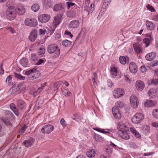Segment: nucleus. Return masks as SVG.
<instances>
[{
    "instance_id": "nucleus-41",
    "label": "nucleus",
    "mask_w": 158,
    "mask_h": 158,
    "mask_svg": "<svg viewBox=\"0 0 158 158\" xmlns=\"http://www.w3.org/2000/svg\"><path fill=\"white\" fill-rule=\"evenodd\" d=\"M111 73L115 77L117 75V69L116 67H113L111 68Z\"/></svg>"
},
{
    "instance_id": "nucleus-56",
    "label": "nucleus",
    "mask_w": 158,
    "mask_h": 158,
    "mask_svg": "<svg viewBox=\"0 0 158 158\" xmlns=\"http://www.w3.org/2000/svg\"><path fill=\"white\" fill-rule=\"evenodd\" d=\"M60 123L64 127H65L66 125V122L63 118H62L61 120Z\"/></svg>"
},
{
    "instance_id": "nucleus-16",
    "label": "nucleus",
    "mask_w": 158,
    "mask_h": 158,
    "mask_svg": "<svg viewBox=\"0 0 158 158\" xmlns=\"http://www.w3.org/2000/svg\"><path fill=\"white\" fill-rule=\"evenodd\" d=\"M80 24V22L77 20H73L71 21L69 24V27L70 28L76 29L77 28Z\"/></svg>"
},
{
    "instance_id": "nucleus-58",
    "label": "nucleus",
    "mask_w": 158,
    "mask_h": 158,
    "mask_svg": "<svg viewBox=\"0 0 158 158\" xmlns=\"http://www.w3.org/2000/svg\"><path fill=\"white\" fill-rule=\"evenodd\" d=\"M31 93L34 96H36L38 94V92L35 90H31Z\"/></svg>"
},
{
    "instance_id": "nucleus-30",
    "label": "nucleus",
    "mask_w": 158,
    "mask_h": 158,
    "mask_svg": "<svg viewBox=\"0 0 158 158\" xmlns=\"http://www.w3.org/2000/svg\"><path fill=\"white\" fill-rule=\"evenodd\" d=\"M20 63L24 67H26L29 64L27 59L25 58H23L20 60Z\"/></svg>"
},
{
    "instance_id": "nucleus-63",
    "label": "nucleus",
    "mask_w": 158,
    "mask_h": 158,
    "mask_svg": "<svg viewBox=\"0 0 158 158\" xmlns=\"http://www.w3.org/2000/svg\"><path fill=\"white\" fill-rule=\"evenodd\" d=\"M65 34L67 35H69L70 37L71 38H72L73 37V35L71 34V32L69 31H67L66 30L65 31Z\"/></svg>"
},
{
    "instance_id": "nucleus-48",
    "label": "nucleus",
    "mask_w": 158,
    "mask_h": 158,
    "mask_svg": "<svg viewBox=\"0 0 158 158\" xmlns=\"http://www.w3.org/2000/svg\"><path fill=\"white\" fill-rule=\"evenodd\" d=\"M38 59L37 56L35 54H32L31 55L30 59L32 61H35Z\"/></svg>"
},
{
    "instance_id": "nucleus-11",
    "label": "nucleus",
    "mask_w": 158,
    "mask_h": 158,
    "mask_svg": "<svg viewBox=\"0 0 158 158\" xmlns=\"http://www.w3.org/2000/svg\"><path fill=\"white\" fill-rule=\"evenodd\" d=\"M129 69L130 72L133 73H136L138 70V68L135 63L133 62H131L130 63Z\"/></svg>"
},
{
    "instance_id": "nucleus-24",
    "label": "nucleus",
    "mask_w": 158,
    "mask_h": 158,
    "mask_svg": "<svg viewBox=\"0 0 158 158\" xmlns=\"http://www.w3.org/2000/svg\"><path fill=\"white\" fill-rule=\"evenodd\" d=\"M77 10L71 9L67 13L68 17L73 18L74 17L76 14Z\"/></svg>"
},
{
    "instance_id": "nucleus-36",
    "label": "nucleus",
    "mask_w": 158,
    "mask_h": 158,
    "mask_svg": "<svg viewBox=\"0 0 158 158\" xmlns=\"http://www.w3.org/2000/svg\"><path fill=\"white\" fill-rule=\"evenodd\" d=\"M43 4L44 6L46 7L47 8L50 7L51 5V0H44Z\"/></svg>"
},
{
    "instance_id": "nucleus-5",
    "label": "nucleus",
    "mask_w": 158,
    "mask_h": 158,
    "mask_svg": "<svg viewBox=\"0 0 158 158\" xmlns=\"http://www.w3.org/2000/svg\"><path fill=\"white\" fill-rule=\"evenodd\" d=\"M37 20L33 18H27L25 21L26 25L30 27H35L37 25Z\"/></svg>"
},
{
    "instance_id": "nucleus-27",
    "label": "nucleus",
    "mask_w": 158,
    "mask_h": 158,
    "mask_svg": "<svg viewBox=\"0 0 158 158\" xmlns=\"http://www.w3.org/2000/svg\"><path fill=\"white\" fill-rule=\"evenodd\" d=\"M149 38H145L143 39V42L146 44L145 46L147 47L149 45L150 43L151 42L152 40H153V38L151 37V35H149Z\"/></svg>"
},
{
    "instance_id": "nucleus-3",
    "label": "nucleus",
    "mask_w": 158,
    "mask_h": 158,
    "mask_svg": "<svg viewBox=\"0 0 158 158\" xmlns=\"http://www.w3.org/2000/svg\"><path fill=\"white\" fill-rule=\"evenodd\" d=\"M144 118V116L142 114L137 113L133 116L131 118V121L133 123L138 124L141 123Z\"/></svg>"
},
{
    "instance_id": "nucleus-54",
    "label": "nucleus",
    "mask_w": 158,
    "mask_h": 158,
    "mask_svg": "<svg viewBox=\"0 0 158 158\" xmlns=\"http://www.w3.org/2000/svg\"><path fill=\"white\" fill-rule=\"evenodd\" d=\"M89 0H85L84 7L85 9H87L89 6Z\"/></svg>"
},
{
    "instance_id": "nucleus-43",
    "label": "nucleus",
    "mask_w": 158,
    "mask_h": 158,
    "mask_svg": "<svg viewBox=\"0 0 158 158\" xmlns=\"http://www.w3.org/2000/svg\"><path fill=\"white\" fill-rule=\"evenodd\" d=\"M116 105L118 107L122 108L124 106L123 103L120 101H118L115 103Z\"/></svg>"
},
{
    "instance_id": "nucleus-49",
    "label": "nucleus",
    "mask_w": 158,
    "mask_h": 158,
    "mask_svg": "<svg viewBox=\"0 0 158 158\" xmlns=\"http://www.w3.org/2000/svg\"><path fill=\"white\" fill-rule=\"evenodd\" d=\"M146 6L147 9L149 11H151V12H153L155 11V9L154 8L149 4H148Z\"/></svg>"
},
{
    "instance_id": "nucleus-1",
    "label": "nucleus",
    "mask_w": 158,
    "mask_h": 158,
    "mask_svg": "<svg viewBox=\"0 0 158 158\" xmlns=\"http://www.w3.org/2000/svg\"><path fill=\"white\" fill-rule=\"evenodd\" d=\"M47 51L50 54H53L54 57H57L60 55V50L59 47L56 44L49 45L47 48Z\"/></svg>"
},
{
    "instance_id": "nucleus-13",
    "label": "nucleus",
    "mask_w": 158,
    "mask_h": 158,
    "mask_svg": "<svg viewBox=\"0 0 158 158\" xmlns=\"http://www.w3.org/2000/svg\"><path fill=\"white\" fill-rule=\"evenodd\" d=\"M35 139L33 138H31L30 139L24 141L23 143V145L26 147H31L33 146Z\"/></svg>"
},
{
    "instance_id": "nucleus-15",
    "label": "nucleus",
    "mask_w": 158,
    "mask_h": 158,
    "mask_svg": "<svg viewBox=\"0 0 158 158\" xmlns=\"http://www.w3.org/2000/svg\"><path fill=\"white\" fill-rule=\"evenodd\" d=\"M133 48L135 52L137 54H139L142 52V47L138 43H135L133 44Z\"/></svg>"
},
{
    "instance_id": "nucleus-57",
    "label": "nucleus",
    "mask_w": 158,
    "mask_h": 158,
    "mask_svg": "<svg viewBox=\"0 0 158 158\" xmlns=\"http://www.w3.org/2000/svg\"><path fill=\"white\" fill-rule=\"evenodd\" d=\"M151 66H155L158 65V60H156L153 61L151 63Z\"/></svg>"
},
{
    "instance_id": "nucleus-34",
    "label": "nucleus",
    "mask_w": 158,
    "mask_h": 158,
    "mask_svg": "<svg viewBox=\"0 0 158 158\" xmlns=\"http://www.w3.org/2000/svg\"><path fill=\"white\" fill-rule=\"evenodd\" d=\"M1 120H2V122H3L6 125H11V123L9 121L8 119L7 118L4 117H2L1 118Z\"/></svg>"
},
{
    "instance_id": "nucleus-55",
    "label": "nucleus",
    "mask_w": 158,
    "mask_h": 158,
    "mask_svg": "<svg viewBox=\"0 0 158 158\" xmlns=\"http://www.w3.org/2000/svg\"><path fill=\"white\" fill-rule=\"evenodd\" d=\"M25 130V127H23L19 132V134L22 135Z\"/></svg>"
},
{
    "instance_id": "nucleus-12",
    "label": "nucleus",
    "mask_w": 158,
    "mask_h": 158,
    "mask_svg": "<svg viewBox=\"0 0 158 158\" xmlns=\"http://www.w3.org/2000/svg\"><path fill=\"white\" fill-rule=\"evenodd\" d=\"M37 36V31L36 30H32L29 36V40L32 42H34Z\"/></svg>"
},
{
    "instance_id": "nucleus-35",
    "label": "nucleus",
    "mask_w": 158,
    "mask_h": 158,
    "mask_svg": "<svg viewBox=\"0 0 158 158\" xmlns=\"http://www.w3.org/2000/svg\"><path fill=\"white\" fill-rule=\"evenodd\" d=\"M14 75L15 78L17 79H19L20 80H24L25 77L20 74L14 72Z\"/></svg>"
},
{
    "instance_id": "nucleus-17",
    "label": "nucleus",
    "mask_w": 158,
    "mask_h": 158,
    "mask_svg": "<svg viewBox=\"0 0 158 158\" xmlns=\"http://www.w3.org/2000/svg\"><path fill=\"white\" fill-rule=\"evenodd\" d=\"M17 105L18 107L21 110L25 109L26 106L25 102L22 99H19L18 100Z\"/></svg>"
},
{
    "instance_id": "nucleus-47",
    "label": "nucleus",
    "mask_w": 158,
    "mask_h": 158,
    "mask_svg": "<svg viewBox=\"0 0 158 158\" xmlns=\"http://www.w3.org/2000/svg\"><path fill=\"white\" fill-rule=\"evenodd\" d=\"M44 61H45V60H44V59H40L36 63L35 65H38L42 64H44Z\"/></svg>"
},
{
    "instance_id": "nucleus-21",
    "label": "nucleus",
    "mask_w": 158,
    "mask_h": 158,
    "mask_svg": "<svg viewBox=\"0 0 158 158\" xmlns=\"http://www.w3.org/2000/svg\"><path fill=\"white\" fill-rule=\"evenodd\" d=\"M10 106L11 109L13 111L15 114L16 116H19V112L18 109L15 106V105L14 103H11L10 104Z\"/></svg>"
},
{
    "instance_id": "nucleus-9",
    "label": "nucleus",
    "mask_w": 158,
    "mask_h": 158,
    "mask_svg": "<svg viewBox=\"0 0 158 158\" xmlns=\"http://www.w3.org/2000/svg\"><path fill=\"white\" fill-rule=\"evenodd\" d=\"M62 17L61 15H59L54 17L52 24L53 27H55V28H56L57 26L60 23Z\"/></svg>"
},
{
    "instance_id": "nucleus-7",
    "label": "nucleus",
    "mask_w": 158,
    "mask_h": 158,
    "mask_svg": "<svg viewBox=\"0 0 158 158\" xmlns=\"http://www.w3.org/2000/svg\"><path fill=\"white\" fill-rule=\"evenodd\" d=\"M113 96L115 98H118L124 94L123 89L122 88L117 89L113 91Z\"/></svg>"
},
{
    "instance_id": "nucleus-50",
    "label": "nucleus",
    "mask_w": 158,
    "mask_h": 158,
    "mask_svg": "<svg viewBox=\"0 0 158 158\" xmlns=\"http://www.w3.org/2000/svg\"><path fill=\"white\" fill-rule=\"evenodd\" d=\"M158 84V79H155L152 80L150 83H149L150 85H156Z\"/></svg>"
},
{
    "instance_id": "nucleus-28",
    "label": "nucleus",
    "mask_w": 158,
    "mask_h": 158,
    "mask_svg": "<svg viewBox=\"0 0 158 158\" xmlns=\"http://www.w3.org/2000/svg\"><path fill=\"white\" fill-rule=\"evenodd\" d=\"M118 128L119 131H121L128 130V128L127 126L122 123H119L118 124Z\"/></svg>"
},
{
    "instance_id": "nucleus-4",
    "label": "nucleus",
    "mask_w": 158,
    "mask_h": 158,
    "mask_svg": "<svg viewBox=\"0 0 158 158\" xmlns=\"http://www.w3.org/2000/svg\"><path fill=\"white\" fill-rule=\"evenodd\" d=\"M130 104L134 108H136L139 104V101L137 97L135 95H132L130 98Z\"/></svg>"
},
{
    "instance_id": "nucleus-18",
    "label": "nucleus",
    "mask_w": 158,
    "mask_h": 158,
    "mask_svg": "<svg viewBox=\"0 0 158 158\" xmlns=\"http://www.w3.org/2000/svg\"><path fill=\"white\" fill-rule=\"evenodd\" d=\"M127 131H121L119 132L120 136L122 139H128L129 138V136L127 133Z\"/></svg>"
},
{
    "instance_id": "nucleus-19",
    "label": "nucleus",
    "mask_w": 158,
    "mask_h": 158,
    "mask_svg": "<svg viewBox=\"0 0 158 158\" xmlns=\"http://www.w3.org/2000/svg\"><path fill=\"white\" fill-rule=\"evenodd\" d=\"M156 56L155 52H152L147 54L145 56V58L147 60L151 61L155 59Z\"/></svg>"
},
{
    "instance_id": "nucleus-40",
    "label": "nucleus",
    "mask_w": 158,
    "mask_h": 158,
    "mask_svg": "<svg viewBox=\"0 0 158 158\" xmlns=\"http://www.w3.org/2000/svg\"><path fill=\"white\" fill-rule=\"evenodd\" d=\"M40 51L38 52V54L40 56H42L45 52V49L44 47H42L39 48Z\"/></svg>"
},
{
    "instance_id": "nucleus-2",
    "label": "nucleus",
    "mask_w": 158,
    "mask_h": 158,
    "mask_svg": "<svg viewBox=\"0 0 158 158\" xmlns=\"http://www.w3.org/2000/svg\"><path fill=\"white\" fill-rule=\"evenodd\" d=\"M6 18L9 20L14 19L16 16V9L13 6L9 7L6 12Z\"/></svg>"
},
{
    "instance_id": "nucleus-37",
    "label": "nucleus",
    "mask_w": 158,
    "mask_h": 158,
    "mask_svg": "<svg viewBox=\"0 0 158 158\" xmlns=\"http://www.w3.org/2000/svg\"><path fill=\"white\" fill-rule=\"evenodd\" d=\"M31 10L34 12H36L40 9V6L38 4H34L31 6Z\"/></svg>"
},
{
    "instance_id": "nucleus-61",
    "label": "nucleus",
    "mask_w": 158,
    "mask_h": 158,
    "mask_svg": "<svg viewBox=\"0 0 158 158\" xmlns=\"http://www.w3.org/2000/svg\"><path fill=\"white\" fill-rule=\"evenodd\" d=\"M140 70L143 73L144 72H145L146 71V69L145 66H142L140 68Z\"/></svg>"
},
{
    "instance_id": "nucleus-60",
    "label": "nucleus",
    "mask_w": 158,
    "mask_h": 158,
    "mask_svg": "<svg viewBox=\"0 0 158 158\" xmlns=\"http://www.w3.org/2000/svg\"><path fill=\"white\" fill-rule=\"evenodd\" d=\"M55 28V27H53V28H52L51 27L50 28V29L49 30V33L50 34V35H52L54 32Z\"/></svg>"
},
{
    "instance_id": "nucleus-25",
    "label": "nucleus",
    "mask_w": 158,
    "mask_h": 158,
    "mask_svg": "<svg viewBox=\"0 0 158 158\" xmlns=\"http://www.w3.org/2000/svg\"><path fill=\"white\" fill-rule=\"evenodd\" d=\"M150 129V127L147 125H143L142 127V131L146 135H148L149 133Z\"/></svg>"
},
{
    "instance_id": "nucleus-64",
    "label": "nucleus",
    "mask_w": 158,
    "mask_h": 158,
    "mask_svg": "<svg viewBox=\"0 0 158 158\" xmlns=\"http://www.w3.org/2000/svg\"><path fill=\"white\" fill-rule=\"evenodd\" d=\"M152 20L155 21H158V15L154 16Z\"/></svg>"
},
{
    "instance_id": "nucleus-22",
    "label": "nucleus",
    "mask_w": 158,
    "mask_h": 158,
    "mask_svg": "<svg viewBox=\"0 0 158 158\" xmlns=\"http://www.w3.org/2000/svg\"><path fill=\"white\" fill-rule=\"evenodd\" d=\"M156 104L155 101L150 100H147L144 103L145 106L147 107L153 106Z\"/></svg>"
},
{
    "instance_id": "nucleus-39",
    "label": "nucleus",
    "mask_w": 158,
    "mask_h": 158,
    "mask_svg": "<svg viewBox=\"0 0 158 158\" xmlns=\"http://www.w3.org/2000/svg\"><path fill=\"white\" fill-rule=\"evenodd\" d=\"M36 70V69L35 68H33L28 71H26L25 72V74L27 75L28 76L31 75L33 73H34Z\"/></svg>"
},
{
    "instance_id": "nucleus-52",
    "label": "nucleus",
    "mask_w": 158,
    "mask_h": 158,
    "mask_svg": "<svg viewBox=\"0 0 158 158\" xmlns=\"http://www.w3.org/2000/svg\"><path fill=\"white\" fill-rule=\"evenodd\" d=\"M106 152L108 154H110L112 152V149L111 148V145L108 146L106 148Z\"/></svg>"
},
{
    "instance_id": "nucleus-10",
    "label": "nucleus",
    "mask_w": 158,
    "mask_h": 158,
    "mask_svg": "<svg viewBox=\"0 0 158 158\" xmlns=\"http://www.w3.org/2000/svg\"><path fill=\"white\" fill-rule=\"evenodd\" d=\"M112 112L114 117L118 119H119L121 118V114L119 109L117 106L114 107L112 109Z\"/></svg>"
},
{
    "instance_id": "nucleus-6",
    "label": "nucleus",
    "mask_w": 158,
    "mask_h": 158,
    "mask_svg": "<svg viewBox=\"0 0 158 158\" xmlns=\"http://www.w3.org/2000/svg\"><path fill=\"white\" fill-rule=\"evenodd\" d=\"M54 129V126L52 125L47 124L44 126L41 129L43 133L49 134Z\"/></svg>"
},
{
    "instance_id": "nucleus-32",
    "label": "nucleus",
    "mask_w": 158,
    "mask_h": 158,
    "mask_svg": "<svg viewBox=\"0 0 158 158\" xmlns=\"http://www.w3.org/2000/svg\"><path fill=\"white\" fill-rule=\"evenodd\" d=\"M63 7L62 5L60 4H58L56 5L54 7L53 10L55 11H56L60 10L63 9Z\"/></svg>"
},
{
    "instance_id": "nucleus-46",
    "label": "nucleus",
    "mask_w": 158,
    "mask_h": 158,
    "mask_svg": "<svg viewBox=\"0 0 158 158\" xmlns=\"http://www.w3.org/2000/svg\"><path fill=\"white\" fill-rule=\"evenodd\" d=\"M153 117L156 118H158V109H154L152 112Z\"/></svg>"
},
{
    "instance_id": "nucleus-38",
    "label": "nucleus",
    "mask_w": 158,
    "mask_h": 158,
    "mask_svg": "<svg viewBox=\"0 0 158 158\" xmlns=\"http://www.w3.org/2000/svg\"><path fill=\"white\" fill-rule=\"evenodd\" d=\"M71 43V41L66 40L62 41V44L65 47H69L70 46Z\"/></svg>"
},
{
    "instance_id": "nucleus-59",
    "label": "nucleus",
    "mask_w": 158,
    "mask_h": 158,
    "mask_svg": "<svg viewBox=\"0 0 158 158\" xmlns=\"http://www.w3.org/2000/svg\"><path fill=\"white\" fill-rule=\"evenodd\" d=\"M107 85L109 87L111 88L113 85L110 79L107 80Z\"/></svg>"
},
{
    "instance_id": "nucleus-8",
    "label": "nucleus",
    "mask_w": 158,
    "mask_h": 158,
    "mask_svg": "<svg viewBox=\"0 0 158 158\" xmlns=\"http://www.w3.org/2000/svg\"><path fill=\"white\" fill-rule=\"evenodd\" d=\"M50 15L48 14H45L40 15L38 18L39 21L41 23H46L48 22L50 19Z\"/></svg>"
},
{
    "instance_id": "nucleus-62",
    "label": "nucleus",
    "mask_w": 158,
    "mask_h": 158,
    "mask_svg": "<svg viewBox=\"0 0 158 158\" xmlns=\"http://www.w3.org/2000/svg\"><path fill=\"white\" fill-rule=\"evenodd\" d=\"M152 127H158V122H154L152 123Z\"/></svg>"
},
{
    "instance_id": "nucleus-14",
    "label": "nucleus",
    "mask_w": 158,
    "mask_h": 158,
    "mask_svg": "<svg viewBox=\"0 0 158 158\" xmlns=\"http://www.w3.org/2000/svg\"><path fill=\"white\" fill-rule=\"evenodd\" d=\"M135 86L138 90L142 91L144 87V84L142 81L138 80L136 81Z\"/></svg>"
},
{
    "instance_id": "nucleus-26",
    "label": "nucleus",
    "mask_w": 158,
    "mask_h": 158,
    "mask_svg": "<svg viewBox=\"0 0 158 158\" xmlns=\"http://www.w3.org/2000/svg\"><path fill=\"white\" fill-rule=\"evenodd\" d=\"M95 152L94 149H92L88 150L86 152V155L88 157L91 158L94 157Z\"/></svg>"
},
{
    "instance_id": "nucleus-42",
    "label": "nucleus",
    "mask_w": 158,
    "mask_h": 158,
    "mask_svg": "<svg viewBox=\"0 0 158 158\" xmlns=\"http://www.w3.org/2000/svg\"><path fill=\"white\" fill-rule=\"evenodd\" d=\"M94 75V77H92L93 81L94 84V85L95 86L97 85V83L96 81L97 80V75L95 73H93Z\"/></svg>"
},
{
    "instance_id": "nucleus-53",
    "label": "nucleus",
    "mask_w": 158,
    "mask_h": 158,
    "mask_svg": "<svg viewBox=\"0 0 158 158\" xmlns=\"http://www.w3.org/2000/svg\"><path fill=\"white\" fill-rule=\"evenodd\" d=\"M45 85V84H42L41 85V86L38 88L37 90V91L38 92V94H40L41 93L44 88V87Z\"/></svg>"
},
{
    "instance_id": "nucleus-29",
    "label": "nucleus",
    "mask_w": 158,
    "mask_h": 158,
    "mask_svg": "<svg viewBox=\"0 0 158 158\" xmlns=\"http://www.w3.org/2000/svg\"><path fill=\"white\" fill-rule=\"evenodd\" d=\"M130 130L132 134L135 135L136 137L138 138H141L140 135L139 134V132L134 128L131 127Z\"/></svg>"
},
{
    "instance_id": "nucleus-44",
    "label": "nucleus",
    "mask_w": 158,
    "mask_h": 158,
    "mask_svg": "<svg viewBox=\"0 0 158 158\" xmlns=\"http://www.w3.org/2000/svg\"><path fill=\"white\" fill-rule=\"evenodd\" d=\"M156 92V89H152L149 90L148 93L149 96L154 95Z\"/></svg>"
},
{
    "instance_id": "nucleus-33",
    "label": "nucleus",
    "mask_w": 158,
    "mask_h": 158,
    "mask_svg": "<svg viewBox=\"0 0 158 158\" xmlns=\"http://www.w3.org/2000/svg\"><path fill=\"white\" fill-rule=\"evenodd\" d=\"M127 58L128 59L127 57H125L123 56H121L119 58V60L121 63L125 64L127 62Z\"/></svg>"
},
{
    "instance_id": "nucleus-51",
    "label": "nucleus",
    "mask_w": 158,
    "mask_h": 158,
    "mask_svg": "<svg viewBox=\"0 0 158 158\" xmlns=\"http://www.w3.org/2000/svg\"><path fill=\"white\" fill-rule=\"evenodd\" d=\"M63 94L66 96H68L71 94V92L69 90L65 89L62 91Z\"/></svg>"
},
{
    "instance_id": "nucleus-31",
    "label": "nucleus",
    "mask_w": 158,
    "mask_h": 158,
    "mask_svg": "<svg viewBox=\"0 0 158 158\" xmlns=\"http://www.w3.org/2000/svg\"><path fill=\"white\" fill-rule=\"evenodd\" d=\"M94 138L96 141L98 142H101L103 140V138L97 134L94 135Z\"/></svg>"
},
{
    "instance_id": "nucleus-45",
    "label": "nucleus",
    "mask_w": 158,
    "mask_h": 158,
    "mask_svg": "<svg viewBox=\"0 0 158 158\" xmlns=\"http://www.w3.org/2000/svg\"><path fill=\"white\" fill-rule=\"evenodd\" d=\"M66 4L67 5V8L68 9H69L71 6H74V8H77V5H75V4L74 3L71 2H66Z\"/></svg>"
},
{
    "instance_id": "nucleus-23",
    "label": "nucleus",
    "mask_w": 158,
    "mask_h": 158,
    "mask_svg": "<svg viewBox=\"0 0 158 158\" xmlns=\"http://www.w3.org/2000/svg\"><path fill=\"white\" fill-rule=\"evenodd\" d=\"M146 23L147 27L148 30H152L155 28V25L153 24L152 22L147 20Z\"/></svg>"
},
{
    "instance_id": "nucleus-20",
    "label": "nucleus",
    "mask_w": 158,
    "mask_h": 158,
    "mask_svg": "<svg viewBox=\"0 0 158 158\" xmlns=\"http://www.w3.org/2000/svg\"><path fill=\"white\" fill-rule=\"evenodd\" d=\"M16 14H17L19 15H21L25 13V10L23 6H19L16 9Z\"/></svg>"
}]
</instances>
